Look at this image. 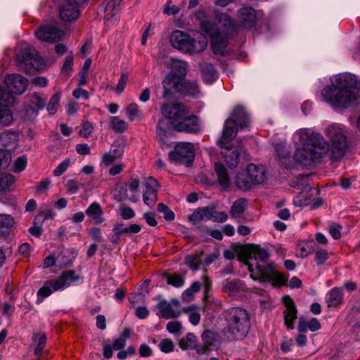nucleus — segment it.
Instances as JSON below:
<instances>
[{"label": "nucleus", "instance_id": "obj_1", "mask_svg": "<svg viewBox=\"0 0 360 360\" xmlns=\"http://www.w3.org/2000/svg\"><path fill=\"white\" fill-rule=\"evenodd\" d=\"M329 143L323 136L309 129H302L293 135L296 145L295 160L300 164L309 166L328 153L332 159H342L349 150L346 129L340 124H332L326 129Z\"/></svg>", "mask_w": 360, "mask_h": 360}, {"label": "nucleus", "instance_id": "obj_2", "mask_svg": "<svg viewBox=\"0 0 360 360\" xmlns=\"http://www.w3.org/2000/svg\"><path fill=\"white\" fill-rule=\"evenodd\" d=\"M269 252L259 245H252L243 250V259L252 279L271 281L275 287L285 285L286 278L276 270L274 263L269 262Z\"/></svg>", "mask_w": 360, "mask_h": 360}, {"label": "nucleus", "instance_id": "obj_3", "mask_svg": "<svg viewBox=\"0 0 360 360\" xmlns=\"http://www.w3.org/2000/svg\"><path fill=\"white\" fill-rule=\"evenodd\" d=\"M249 122L245 108L242 106H236L231 117L224 123L222 136L218 141V145L221 148V155L230 168L237 167L239 157L244 150L240 144L233 146L229 143L235 136L237 130L248 127Z\"/></svg>", "mask_w": 360, "mask_h": 360}, {"label": "nucleus", "instance_id": "obj_4", "mask_svg": "<svg viewBox=\"0 0 360 360\" xmlns=\"http://www.w3.org/2000/svg\"><path fill=\"white\" fill-rule=\"evenodd\" d=\"M330 84L323 88L321 96L323 101L334 109H345L352 105L358 98L352 89L355 85V76L340 73L330 78Z\"/></svg>", "mask_w": 360, "mask_h": 360}, {"label": "nucleus", "instance_id": "obj_5", "mask_svg": "<svg viewBox=\"0 0 360 360\" xmlns=\"http://www.w3.org/2000/svg\"><path fill=\"white\" fill-rule=\"evenodd\" d=\"M161 113L165 120L159 121L157 134L163 141L170 134V125L174 128L184 115L189 114V109L181 103H165L161 106Z\"/></svg>", "mask_w": 360, "mask_h": 360}, {"label": "nucleus", "instance_id": "obj_6", "mask_svg": "<svg viewBox=\"0 0 360 360\" xmlns=\"http://www.w3.org/2000/svg\"><path fill=\"white\" fill-rule=\"evenodd\" d=\"M228 338L240 340L245 338L250 328V315L245 309L240 307L231 308L227 319Z\"/></svg>", "mask_w": 360, "mask_h": 360}, {"label": "nucleus", "instance_id": "obj_7", "mask_svg": "<svg viewBox=\"0 0 360 360\" xmlns=\"http://www.w3.org/2000/svg\"><path fill=\"white\" fill-rule=\"evenodd\" d=\"M174 48L188 54H198L203 51L207 46V40L205 36L200 34L193 39L188 34L180 31H174L170 37Z\"/></svg>", "mask_w": 360, "mask_h": 360}, {"label": "nucleus", "instance_id": "obj_8", "mask_svg": "<svg viewBox=\"0 0 360 360\" xmlns=\"http://www.w3.org/2000/svg\"><path fill=\"white\" fill-rule=\"evenodd\" d=\"M82 277L73 270H66L55 280L47 281L44 285L37 292V302H41L44 298L50 296L53 292L63 290L68 288L72 283L79 281Z\"/></svg>", "mask_w": 360, "mask_h": 360}, {"label": "nucleus", "instance_id": "obj_9", "mask_svg": "<svg viewBox=\"0 0 360 360\" xmlns=\"http://www.w3.org/2000/svg\"><path fill=\"white\" fill-rule=\"evenodd\" d=\"M266 179L265 168L262 165L249 164L246 172L236 176V186L243 191L250 189L252 186L262 184Z\"/></svg>", "mask_w": 360, "mask_h": 360}, {"label": "nucleus", "instance_id": "obj_10", "mask_svg": "<svg viewBox=\"0 0 360 360\" xmlns=\"http://www.w3.org/2000/svg\"><path fill=\"white\" fill-rule=\"evenodd\" d=\"M16 58L19 65L22 66L26 72H28L31 68L35 70H41L45 66L44 60L27 43H22L20 45L17 51Z\"/></svg>", "mask_w": 360, "mask_h": 360}, {"label": "nucleus", "instance_id": "obj_11", "mask_svg": "<svg viewBox=\"0 0 360 360\" xmlns=\"http://www.w3.org/2000/svg\"><path fill=\"white\" fill-rule=\"evenodd\" d=\"M201 30L211 37V45L215 54L224 55L228 44V37L224 32H219L217 25L209 20H203L200 24Z\"/></svg>", "mask_w": 360, "mask_h": 360}, {"label": "nucleus", "instance_id": "obj_12", "mask_svg": "<svg viewBox=\"0 0 360 360\" xmlns=\"http://www.w3.org/2000/svg\"><path fill=\"white\" fill-rule=\"evenodd\" d=\"M169 155L172 162L189 167L194 160V146L191 143H179Z\"/></svg>", "mask_w": 360, "mask_h": 360}, {"label": "nucleus", "instance_id": "obj_13", "mask_svg": "<svg viewBox=\"0 0 360 360\" xmlns=\"http://www.w3.org/2000/svg\"><path fill=\"white\" fill-rule=\"evenodd\" d=\"M63 35L64 32L53 24L42 25L35 31L39 40L51 44L59 41Z\"/></svg>", "mask_w": 360, "mask_h": 360}, {"label": "nucleus", "instance_id": "obj_14", "mask_svg": "<svg viewBox=\"0 0 360 360\" xmlns=\"http://www.w3.org/2000/svg\"><path fill=\"white\" fill-rule=\"evenodd\" d=\"M82 0H64L59 9L60 18L65 22L76 20L79 15L78 5Z\"/></svg>", "mask_w": 360, "mask_h": 360}, {"label": "nucleus", "instance_id": "obj_15", "mask_svg": "<svg viewBox=\"0 0 360 360\" xmlns=\"http://www.w3.org/2000/svg\"><path fill=\"white\" fill-rule=\"evenodd\" d=\"M5 84L9 91L13 94H22L27 86V79L18 74H13L7 76L4 80Z\"/></svg>", "mask_w": 360, "mask_h": 360}, {"label": "nucleus", "instance_id": "obj_16", "mask_svg": "<svg viewBox=\"0 0 360 360\" xmlns=\"http://www.w3.org/2000/svg\"><path fill=\"white\" fill-rule=\"evenodd\" d=\"M158 184L153 177H148L145 182L146 190L143 192V202L148 206L155 205L157 200V191Z\"/></svg>", "mask_w": 360, "mask_h": 360}, {"label": "nucleus", "instance_id": "obj_17", "mask_svg": "<svg viewBox=\"0 0 360 360\" xmlns=\"http://www.w3.org/2000/svg\"><path fill=\"white\" fill-rule=\"evenodd\" d=\"M286 309L284 311L285 324L289 329L294 328V321L297 319V309L292 298L285 295L283 298Z\"/></svg>", "mask_w": 360, "mask_h": 360}, {"label": "nucleus", "instance_id": "obj_18", "mask_svg": "<svg viewBox=\"0 0 360 360\" xmlns=\"http://www.w3.org/2000/svg\"><path fill=\"white\" fill-rule=\"evenodd\" d=\"M182 79L176 78L172 75H167L162 81L163 94L162 96L165 99H169L173 96L175 92H179L180 84Z\"/></svg>", "mask_w": 360, "mask_h": 360}, {"label": "nucleus", "instance_id": "obj_19", "mask_svg": "<svg viewBox=\"0 0 360 360\" xmlns=\"http://www.w3.org/2000/svg\"><path fill=\"white\" fill-rule=\"evenodd\" d=\"M256 11L251 7H243L238 11V20L243 28L252 27L256 22Z\"/></svg>", "mask_w": 360, "mask_h": 360}, {"label": "nucleus", "instance_id": "obj_20", "mask_svg": "<svg viewBox=\"0 0 360 360\" xmlns=\"http://www.w3.org/2000/svg\"><path fill=\"white\" fill-rule=\"evenodd\" d=\"M172 302L173 304L166 300H163L158 304V308L160 310L161 316L169 319L176 318L179 315V301L174 300Z\"/></svg>", "mask_w": 360, "mask_h": 360}, {"label": "nucleus", "instance_id": "obj_21", "mask_svg": "<svg viewBox=\"0 0 360 360\" xmlns=\"http://www.w3.org/2000/svg\"><path fill=\"white\" fill-rule=\"evenodd\" d=\"M179 131L195 133L199 130L198 118L193 115H186L174 128Z\"/></svg>", "mask_w": 360, "mask_h": 360}, {"label": "nucleus", "instance_id": "obj_22", "mask_svg": "<svg viewBox=\"0 0 360 360\" xmlns=\"http://www.w3.org/2000/svg\"><path fill=\"white\" fill-rule=\"evenodd\" d=\"M124 154V146L118 143H113L110 150L103 154L102 157V163L105 166H109L116 160L120 159Z\"/></svg>", "mask_w": 360, "mask_h": 360}, {"label": "nucleus", "instance_id": "obj_23", "mask_svg": "<svg viewBox=\"0 0 360 360\" xmlns=\"http://www.w3.org/2000/svg\"><path fill=\"white\" fill-rule=\"evenodd\" d=\"M85 213L96 224H101L105 221L103 209L98 202L91 203L86 210Z\"/></svg>", "mask_w": 360, "mask_h": 360}, {"label": "nucleus", "instance_id": "obj_24", "mask_svg": "<svg viewBox=\"0 0 360 360\" xmlns=\"http://www.w3.org/2000/svg\"><path fill=\"white\" fill-rule=\"evenodd\" d=\"M171 74L169 75H172L176 78H179V79H182V78L186 75L187 71V64L184 60H180L177 59H172L171 60Z\"/></svg>", "mask_w": 360, "mask_h": 360}, {"label": "nucleus", "instance_id": "obj_25", "mask_svg": "<svg viewBox=\"0 0 360 360\" xmlns=\"http://www.w3.org/2000/svg\"><path fill=\"white\" fill-rule=\"evenodd\" d=\"M179 93L193 97H198L200 95L199 86L195 82H186L183 80L181 84H180Z\"/></svg>", "mask_w": 360, "mask_h": 360}, {"label": "nucleus", "instance_id": "obj_26", "mask_svg": "<svg viewBox=\"0 0 360 360\" xmlns=\"http://www.w3.org/2000/svg\"><path fill=\"white\" fill-rule=\"evenodd\" d=\"M342 299V292L338 288H332L326 295V302L330 307L341 304Z\"/></svg>", "mask_w": 360, "mask_h": 360}, {"label": "nucleus", "instance_id": "obj_27", "mask_svg": "<svg viewBox=\"0 0 360 360\" xmlns=\"http://www.w3.org/2000/svg\"><path fill=\"white\" fill-rule=\"evenodd\" d=\"M201 72L202 79L206 83H212L217 79V72L210 63L202 64Z\"/></svg>", "mask_w": 360, "mask_h": 360}, {"label": "nucleus", "instance_id": "obj_28", "mask_svg": "<svg viewBox=\"0 0 360 360\" xmlns=\"http://www.w3.org/2000/svg\"><path fill=\"white\" fill-rule=\"evenodd\" d=\"M118 12L117 5L115 1L108 4L105 8V20L108 25H114L118 20L117 13Z\"/></svg>", "mask_w": 360, "mask_h": 360}, {"label": "nucleus", "instance_id": "obj_29", "mask_svg": "<svg viewBox=\"0 0 360 360\" xmlns=\"http://www.w3.org/2000/svg\"><path fill=\"white\" fill-rule=\"evenodd\" d=\"M214 168L219 184L224 188H228L230 184V181L228 173L224 166L221 163H216Z\"/></svg>", "mask_w": 360, "mask_h": 360}, {"label": "nucleus", "instance_id": "obj_30", "mask_svg": "<svg viewBox=\"0 0 360 360\" xmlns=\"http://www.w3.org/2000/svg\"><path fill=\"white\" fill-rule=\"evenodd\" d=\"M203 252H196L185 257V264L193 271H197L199 269L200 266L202 263V256Z\"/></svg>", "mask_w": 360, "mask_h": 360}, {"label": "nucleus", "instance_id": "obj_31", "mask_svg": "<svg viewBox=\"0 0 360 360\" xmlns=\"http://www.w3.org/2000/svg\"><path fill=\"white\" fill-rule=\"evenodd\" d=\"M15 224L13 217L6 214H0V234H6L11 231Z\"/></svg>", "mask_w": 360, "mask_h": 360}, {"label": "nucleus", "instance_id": "obj_32", "mask_svg": "<svg viewBox=\"0 0 360 360\" xmlns=\"http://www.w3.org/2000/svg\"><path fill=\"white\" fill-rule=\"evenodd\" d=\"M110 128L116 133H122L128 128V124L119 117H111L109 120Z\"/></svg>", "mask_w": 360, "mask_h": 360}, {"label": "nucleus", "instance_id": "obj_33", "mask_svg": "<svg viewBox=\"0 0 360 360\" xmlns=\"http://www.w3.org/2000/svg\"><path fill=\"white\" fill-rule=\"evenodd\" d=\"M167 283L171 285L174 288H182L185 284V279L183 276L177 274H167L165 275Z\"/></svg>", "mask_w": 360, "mask_h": 360}, {"label": "nucleus", "instance_id": "obj_34", "mask_svg": "<svg viewBox=\"0 0 360 360\" xmlns=\"http://www.w3.org/2000/svg\"><path fill=\"white\" fill-rule=\"evenodd\" d=\"M247 208V202L245 199H239L235 201L231 207V214L233 218H238Z\"/></svg>", "mask_w": 360, "mask_h": 360}, {"label": "nucleus", "instance_id": "obj_35", "mask_svg": "<svg viewBox=\"0 0 360 360\" xmlns=\"http://www.w3.org/2000/svg\"><path fill=\"white\" fill-rule=\"evenodd\" d=\"M179 346L184 350L192 349L196 347V337L193 333H188L185 338H182Z\"/></svg>", "mask_w": 360, "mask_h": 360}, {"label": "nucleus", "instance_id": "obj_36", "mask_svg": "<svg viewBox=\"0 0 360 360\" xmlns=\"http://www.w3.org/2000/svg\"><path fill=\"white\" fill-rule=\"evenodd\" d=\"M12 94L0 86V108H9L14 103V97Z\"/></svg>", "mask_w": 360, "mask_h": 360}, {"label": "nucleus", "instance_id": "obj_37", "mask_svg": "<svg viewBox=\"0 0 360 360\" xmlns=\"http://www.w3.org/2000/svg\"><path fill=\"white\" fill-rule=\"evenodd\" d=\"M16 141L17 134L15 133L9 131L1 133L0 142L4 147L6 148L13 146L15 144Z\"/></svg>", "mask_w": 360, "mask_h": 360}, {"label": "nucleus", "instance_id": "obj_38", "mask_svg": "<svg viewBox=\"0 0 360 360\" xmlns=\"http://www.w3.org/2000/svg\"><path fill=\"white\" fill-rule=\"evenodd\" d=\"M13 120V115L8 108H0V127L10 125Z\"/></svg>", "mask_w": 360, "mask_h": 360}, {"label": "nucleus", "instance_id": "obj_39", "mask_svg": "<svg viewBox=\"0 0 360 360\" xmlns=\"http://www.w3.org/2000/svg\"><path fill=\"white\" fill-rule=\"evenodd\" d=\"M126 114L128 118L134 121L141 118V112L139 109V106L136 103H131L126 108Z\"/></svg>", "mask_w": 360, "mask_h": 360}, {"label": "nucleus", "instance_id": "obj_40", "mask_svg": "<svg viewBox=\"0 0 360 360\" xmlns=\"http://www.w3.org/2000/svg\"><path fill=\"white\" fill-rule=\"evenodd\" d=\"M26 103L32 105L34 108L39 110L44 108L46 101L39 95L32 94L28 97Z\"/></svg>", "mask_w": 360, "mask_h": 360}, {"label": "nucleus", "instance_id": "obj_41", "mask_svg": "<svg viewBox=\"0 0 360 360\" xmlns=\"http://www.w3.org/2000/svg\"><path fill=\"white\" fill-rule=\"evenodd\" d=\"M73 65V56L72 54L68 55L64 61V63L61 68V75L64 77H69L72 70Z\"/></svg>", "mask_w": 360, "mask_h": 360}, {"label": "nucleus", "instance_id": "obj_42", "mask_svg": "<svg viewBox=\"0 0 360 360\" xmlns=\"http://www.w3.org/2000/svg\"><path fill=\"white\" fill-rule=\"evenodd\" d=\"M11 155L8 150L0 149V170L6 169L11 163Z\"/></svg>", "mask_w": 360, "mask_h": 360}, {"label": "nucleus", "instance_id": "obj_43", "mask_svg": "<svg viewBox=\"0 0 360 360\" xmlns=\"http://www.w3.org/2000/svg\"><path fill=\"white\" fill-rule=\"evenodd\" d=\"M329 258V253L323 249H319L315 252L314 261L318 266L323 264Z\"/></svg>", "mask_w": 360, "mask_h": 360}, {"label": "nucleus", "instance_id": "obj_44", "mask_svg": "<svg viewBox=\"0 0 360 360\" xmlns=\"http://www.w3.org/2000/svg\"><path fill=\"white\" fill-rule=\"evenodd\" d=\"M15 179L14 176L7 174L0 177V191L6 190L14 184Z\"/></svg>", "mask_w": 360, "mask_h": 360}, {"label": "nucleus", "instance_id": "obj_45", "mask_svg": "<svg viewBox=\"0 0 360 360\" xmlns=\"http://www.w3.org/2000/svg\"><path fill=\"white\" fill-rule=\"evenodd\" d=\"M158 211L163 213V217L167 221H172L175 217L174 213L163 203L158 205Z\"/></svg>", "mask_w": 360, "mask_h": 360}, {"label": "nucleus", "instance_id": "obj_46", "mask_svg": "<svg viewBox=\"0 0 360 360\" xmlns=\"http://www.w3.org/2000/svg\"><path fill=\"white\" fill-rule=\"evenodd\" d=\"M167 330L176 336L182 334V326L179 321H169L167 324Z\"/></svg>", "mask_w": 360, "mask_h": 360}, {"label": "nucleus", "instance_id": "obj_47", "mask_svg": "<svg viewBox=\"0 0 360 360\" xmlns=\"http://www.w3.org/2000/svg\"><path fill=\"white\" fill-rule=\"evenodd\" d=\"M60 96L59 94H54L50 99V101L47 105V110L50 114L56 113L58 105L59 104Z\"/></svg>", "mask_w": 360, "mask_h": 360}, {"label": "nucleus", "instance_id": "obj_48", "mask_svg": "<svg viewBox=\"0 0 360 360\" xmlns=\"http://www.w3.org/2000/svg\"><path fill=\"white\" fill-rule=\"evenodd\" d=\"M159 349L164 353H169L174 350V345L172 340L166 338L159 343Z\"/></svg>", "mask_w": 360, "mask_h": 360}, {"label": "nucleus", "instance_id": "obj_49", "mask_svg": "<svg viewBox=\"0 0 360 360\" xmlns=\"http://www.w3.org/2000/svg\"><path fill=\"white\" fill-rule=\"evenodd\" d=\"M27 165V158L25 156L18 158L13 163V172L20 173L22 172Z\"/></svg>", "mask_w": 360, "mask_h": 360}, {"label": "nucleus", "instance_id": "obj_50", "mask_svg": "<svg viewBox=\"0 0 360 360\" xmlns=\"http://www.w3.org/2000/svg\"><path fill=\"white\" fill-rule=\"evenodd\" d=\"M39 110L34 108L32 105L27 103L25 104L24 109V119L32 120L35 118L38 115Z\"/></svg>", "mask_w": 360, "mask_h": 360}, {"label": "nucleus", "instance_id": "obj_51", "mask_svg": "<svg viewBox=\"0 0 360 360\" xmlns=\"http://www.w3.org/2000/svg\"><path fill=\"white\" fill-rule=\"evenodd\" d=\"M71 163L70 159L66 158L61 162L53 171V175L59 176L62 175L70 167Z\"/></svg>", "mask_w": 360, "mask_h": 360}, {"label": "nucleus", "instance_id": "obj_52", "mask_svg": "<svg viewBox=\"0 0 360 360\" xmlns=\"http://www.w3.org/2000/svg\"><path fill=\"white\" fill-rule=\"evenodd\" d=\"M241 288L238 281H233L228 282L224 286V291L228 292L230 295H234L238 292Z\"/></svg>", "mask_w": 360, "mask_h": 360}, {"label": "nucleus", "instance_id": "obj_53", "mask_svg": "<svg viewBox=\"0 0 360 360\" xmlns=\"http://www.w3.org/2000/svg\"><path fill=\"white\" fill-rule=\"evenodd\" d=\"M82 186V184L72 179L68 181L65 185L68 193L70 194L77 193Z\"/></svg>", "mask_w": 360, "mask_h": 360}, {"label": "nucleus", "instance_id": "obj_54", "mask_svg": "<svg viewBox=\"0 0 360 360\" xmlns=\"http://www.w3.org/2000/svg\"><path fill=\"white\" fill-rule=\"evenodd\" d=\"M275 150L281 159H285L288 156L289 151L288 148L286 146V144L284 143H278L275 146Z\"/></svg>", "mask_w": 360, "mask_h": 360}, {"label": "nucleus", "instance_id": "obj_55", "mask_svg": "<svg viewBox=\"0 0 360 360\" xmlns=\"http://www.w3.org/2000/svg\"><path fill=\"white\" fill-rule=\"evenodd\" d=\"M93 129V124L91 122L86 121L83 123L82 129H80L79 134L81 136L87 138L92 133Z\"/></svg>", "mask_w": 360, "mask_h": 360}, {"label": "nucleus", "instance_id": "obj_56", "mask_svg": "<svg viewBox=\"0 0 360 360\" xmlns=\"http://www.w3.org/2000/svg\"><path fill=\"white\" fill-rule=\"evenodd\" d=\"M186 311L188 314L189 321L194 326L198 325L200 321V314L192 308H188Z\"/></svg>", "mask_w": 360, "mask_h": 360}, {"label": "nucleus", "instance_id": "obj_57", "mask_svg": "<svg viewBox=\"0 0 360 360\" xmlns=\"http://www.w3.org/2000/svg\"><path fill=\"white\" fill-rule=\"evenodd\" d=\"M120 215L124 219H130L135 216V213L131 207L122 205L120 207Z\"/></svg>", "mask_w": 360, "mask_h": 360}, {"label": "nucleus", "instance_id": "obj_58", "mask_svg": "<svg viewBox=\"0 0 360 360\" xmlns=\"http://www.w3.org/2000/svg\"><path fill=\"white\" fill-rule=\"evenodd\" d=\"M128 80V76L126 74H122L117 87L115 88V91L117 94H120L125 89L127 82Z\"/></svg>", "mask_w": 360, "mask_h": 360}, {"label": "nucleus", "instance_id": "obj_59", "mask_svg": "<svg viewBox=\"0 0 360 360\" xmlns=\"http://www.w3.org/2000/svg\"><path fill=\"white\" fill-rule=\"evenodd\" d=\"M46 342V336L44 334H41L39 335V340L38 344L35 348L34 353L36 355L39 356L41 354Z\"/></svg>", "mask_w": 360, "mask_h": 360}, {"label": "nucleus", "instance_id": "obj_60", "mask_svg": "<svg viewBox=\"0 0 360 360\" xmlns=\"http://www.w3.org/2000/svg\"><path fill=\"white\" fill-rule=\"evenodd\" d=\"M212 215L213 217L212 220L216 222H224L228 219V215L226 212H217L214 208Z\"/></svg>", "mask_w": 360, "mask_h": 360}, {"label": "nucleus", "instance_id": "obj_61", "mask_svg": "<svg viewBox=\"0 0 360 360\" xmlns=\"http://www.w3.org/2000/svg\"><path fill=\"white\" fill-rule=\"evenodd\" d=\"M188 220L193 224L204 221L201 209L200 208L195 210L193 213L188 217Z\"/></svg>", "mask_w": 360, "mask_h": 360}, {"label": "nucleus", "instance_id": "obj_62", "mask_svg": "<svg viewBox=\"0 0 360 360\" xmlns=\"http://www.w3.org/2000/svg\"><path fill=\"white\" fill-rule=\"evenodd\" d=\"M151 348L146 344H141L139 347V354L141 357H149L152 355Z\"/></svg>", "mask_w": 360, "mask_h": 360}, {"label": "nucleus", "instance_id": "obj_63", "mask_svg": "<svg viewBox=\"0 0 360 360\" xmlns=\"http://www.w3.org/2000/svg\"><path fill=\"white\" fill-rule=\"evenodd\" d=\"M340 229H341V226H340L338 225H335V224H333L328 227V231H329L330 236L334 239H336V240L339 239L341 236Z\"/></svg>", "mask_w": 360, "mask_h": 360}, {"label": "nucleus", "instance_id": "obj_64", "mask_svg": "<svg viewBox=\"0 0 360 360\" xmlns=\"http://www.w3.org/2000/svg\"><path fill=\"white\" fill-rule=\"evenodd\" d=\"M307 325L311 331H316L321 328V323L319 320L316 318L311 319L309 321H307Z\"/></svg>", "mask_w": 360, "mask_h": 360}]
</instances>
